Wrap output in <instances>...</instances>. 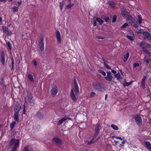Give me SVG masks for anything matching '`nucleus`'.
Masks as SVG:
<instances>
[{"label": "nucleus", "mask_w": 151, "mask_h": 151, "mask_svg": "<svg viewBox=\"0 0 151 151\" xmlns=\"http://www.w3.org/2000/svg\"><path fill=\"white\" fill-rule=\"evenodd\" d=\"M10 145H14L11 151H16L19 145V140L15 138L12 139L9 143Z\"/></svg>", "instance_id": "1"}, {"label": "nucleus", "mask_w": 151, "mask_h": 151, "mask_svg": "<svg viewBox=\"0 0 151 151\" xmlns=\"http://www.w3.org/2000/svg\"><path fill=\"white\" fill-rule=\"evenodd\" d=\"M93 88L99 91H102L103 85L99 83L95 82L93 84Z\"/></svg>", "instance_id": "2"}, {"label": "nucleus", "mask_w": 151, "mask_h": 151, "mask_svg": "<svg viewBox=\"0 0 151 151\" xmlns=\"http://www.w3.org/2000/svg\"><path fill=\"white\" fill-rule=\"evenodd\" d=\"M136 124L139 127L142 124V120L141 117L139 115H136L134 117Z\"/></svg>", "instance_id": "3"}, {"label": "nucleus", "mask_w": 151, "mask_h": 151, "mask_svg": "<svg viewBox=\"0 0 151 151\" xmlns=\"http://www.w3.org/2000/svg\"><path fill=\"white\" fill-rule=\"evenodd\" d=\"M27 97L28 102L30 104L33 103L34 102V100L33 99V96L31 92L29 90L27 91Z\"/></svg>", "instance_id": "4"}, {"label": "nucleus", "mask_w": 151, "mask_h": 151, "mask_svg": "<svg viewBox=\"0 0 151 151\" xmlns=\"http://www.w3.org/2000/svg\"><path fill=\"white\" fill-rule=\"evenodd\" d=\"M143 36V38L144 40L147 39L151 40V34L148 32L143 31L142 32Z\"/></svg>", "instance_id": "5"}, {"label": "nucleus", "mask_w": 151, "mask_h": 151, "mask_svg": "<svg viewBox=\"0 0 151 151\" xmlns=\"http://www.w3.org/2000/svg\"><path fill=\"white\" fill-rule=\"evenodd\" d=\"M58 92V89L57 86L55 85L54 86L50 91L52 96L54 97L56 95Z\"/></svg>", "instance_id": "6"}, {"label": "nucleus", "mask_w": 151, "mask_h": 151, "mask_svg": "<svg viewBox=\"0 0 151 151\" xmlns=\"http://www.w3.org/2000/svg\"><path fill=\"white\" fill-rule=\"evenodd\" d=\"M112 75L111 72L110 71H107V76L105 77V79L108 81L111 82L113 79Z\"/></svg>", "instance_id": "7"}, {"label": "nucleus", "mask_w": 151, "mask_h": 151, "mask_svg": "<svg viewBox=\"0 0 151 151\" xmlns=\"http://www.w3.org/2000/svg\"><path fill=\"white\" fill-rule=\"evenodd\" d=\"M101 129V126L99 124H98L95 129V133L93 135V138H95L98 135Z\"/></svg>", "instance_id": "8"}, {"label": "nucleus", "mask_w": 151, "mask_h": 151, "mask_svg": "<svg viewBox=\"0 0 151 151\" xmlns=\"http://www.w3.org/2000/svg\"><path fill=\"white\" fill-rule=\"evenodd\" d=\"M56 37L57 39L58 42L60 44L62 42V39L60 33L58 30H57L55 32Z\"/></svg>", "instance_id": "9"}, {"label": "nucleus", "mask_w": 151, "mask_h": 151, "mask_svg": "<svg viewBox=\"0 0 151 151\" xmlns=\"http://www.w3.org/2000/svg\"><path fill=\"white\" fill-rule=\"evenodd\" d=\"M14 112L18 113L21 109V106L20 104L18 103H16L14 107Z\"/></svg>", "instance_id": "10"}, {"label": "nucleus", "mask_w": 151, "mask_h": 151, "mask_svg": "<svg viewBox=\"0 0 151 151\" xmlns=\"http://www.w3.org/2000/svg\"><path fill=\"white\" fill-rule=\"evenodd\" d=\"M39 45L41 50L42 51H43L44 50L43 38H41L39 40Z\"/></svg>", "instance_id": "11"}, {"label": "nucleus", "mask_w": 151, "mask_h": 151, "mask_svg": "<svg viewBox=\"0 0 151 151\" xmlns=\"http://www.w3.org/2000/svg\"><path fill=\"white\" fill-rule=\"evenodd\" d=\"M0 61L2 64L4 65L5 64V56L4 51H2L1 52L0 58Z\"/></svg>", "instance_id": "12"}, {"label": "nucleus", "mask_w": 151, "mask_h": 151, "mask_svg": "<svg viewBox=\"0 0 151 151\" xmlns=\"http://www.w3.org/2000/svg\"><path fill=\"white\" fill-rule=\"evenodd\" d=\"M2 29L4 32L6 34L8 35H10L12 34V33L11 31L9 30L8 27L6 26H2Z\"/></svg>", "instance_id": "13"}, {"label": "nucleus", "mask_w": 151, "mask_h": 151, "mask_svg": "<svg viewBox=\"0 0 151 151\" xmlns=\"http://www.w3.org/2000/svg\"><path fill=\"white\" fill-rule=\"evenodd\" d=\"M71 97L72 100L73 101H77L76 95L74 94L73 89H72L71 91Z\"/></svg>", "instance_id": "14"}, {"label": "nucleus", "mask_w": 151, "mask_h": 151, "mask_svg": "<svg viewBox=\"0 0 151 151\" xmlns=\"http://www.w3.org/2000/svg\"><path fill=\"white\" fill-rule=\"evenodd\" d=\"M146 76H145L142 79L141 82V86L143 89L145 88V81L146 79Z\"/></svg>", "instance_id": "15"}, {"label": "nucleus", "mask_w": 151, "mask_h": 151, "mask_svg": "<svg viewBox=\"0 0 151 151\" xmlns=\"http://www.w3.org/2000/svg\"><path fill=\"white\" fill-rule=\"evenodd\" d=\"M53 141L55 142L57 144L61 145L62 143V141L60 139L55 137L53 139Z\"/></svg>", "instance_id": "16"}, {"label": "nucleus", "mask_w": 151, "mask_h": 151, "mask_svg": "<svg viewBox=\"0 0 151 151\" xmlns=\"http://www.w3.org/2000/svg\"><path fill=\"white\" fill-rule=\"evenodd\" d=\"M14 119L18 123L19 121V113H15L14 112V116H13Z\"/></svg>", "instance_id": "17"}, {"label": "nucleus", "mask_w": 151, "mask_h": 151, "mask_svg": "<svg viewBox=\"0 0 151 151\" xmlns=\"http://www.w3.org/2000/svg\"><path fill=\"white\" fill-rule=\"evenodd\" d=\"M33 149L32 147L29 145L26 146L24 149L23 151H33Z\"/></svg>", "instance_id": "18"}, {"label": "nucleus", "mask_w": 151, "mask_h": 151, "mask_svg": "<svg viewBox=\"0 0 151 151\" xmlns=\"http://www.w3.org/2000/svg\"><path fill=\"white\" fill-rule=\"evenodd\" d=\"M121 14L124 17L126 18L128 16V12L125 9H124L122 10Z\"/></svg>", "instance_id": "19"}, {"label": "nucleus", "mask_w": 151, "mask_h": 151, "mask_svg": "<svg viewBox=\"0 0 151 151\" xmlns=\"http://www.w3.org/2000/svg\"><path fill=\"white\" fill-rule=\"evenodd\" d=\"M36 116L37 117L39 118L40 119H42L44 117L43 114L41 112L38 111L36 114Z\"/></svg>", "instance_id": "20"}, {"label": "nucleus", "mask_w": 151, "mask_h": 151, "mask_svg": "<svg viewBox=\"0 0 151 151\" xmlns=\"http://www.w3.org/2000/svg\"><path fill=\"white\" fill-rule=\"evenodd\" d=\"M103 60L104 61V62L103 63L104 64V66L107 69H111V66L108 65L106 63H108L107 61L106 60L104 59H103Z\"/></svg>", "instance_id": "21"}, {"label": "nucleus", "mask_w": 151, "mask_h": 151, "mask_svg": "<svg viewBox=\"0 0 151 151\" xmlns=\"http://www.w3.org/2000/svg\"><path fill=\"white\" fill-rule=\"evenodd\" d=\"M145 144L147 148L149 150H151V144L150 142L148 141H145Z\"/></svg>", "instance_id": "22"}, {"label": "nucleus", "mask_w": 151, "mask_h": 151, "mask_svg": "<svg viewBox=\"0 0 151 151\" xmlns=\"http://www.w3.org/2000/svg\"><path fill=\"white\" fill-rule=\"evenodd\" d=\"M109 5L111 7L115 8V4L114 1H109L108 2Z\"/></svg>", "instance_id": "23"}, {"label": "nucleus", "mask_w": 151, "mask_h": 151, "mask_svg": "<svg viewBox=\"0 0 151 151\" xmlns=\"http://www.w3.org/2000/svg\"><path fill=\"white\" fill-rule=\"evenodd\" d=\"M114 76L115 77L117 78V80L118 81H120L122 78V77L119 73H118L117 74H115Z\"/></svg>", "instance_id": "24"}, {"label": "nucleus", "mask_w": 151, "mask_h": 151, "mask_svg": "<svg viewBox=\"0 0 151 151\" xmlns=\"http://www.w3.org/2000/svg\"><path fill=\"white\" fill-rule=\"evenodd\" d=\"M129 56V53L128 52L124 55V61L125 62L128 60Z\"/></svg>", "instance_id": "25"}, {"label": "nucleus", "mask_w": 151, "mask_h": 151, "mask_svg": "<svg viewBox=\"0 0 151 151\" xmlns=\"http://www.w3.org/2000/svg\"><path fill=\"white\" fill-rule=\"evenodd\" d=\"M101 18L102 19L105 20L106 22H107L109 21V17L106 15H103L101 17Z\"/></svg>", "instance_id": "26"}, {"label": "nucleus", "mask_w": 151, "mask_h": 151, "mask_svg": "<svg viewBox=\"0 0 151 151\" xmlns=\"http://www.w3.org/2000/svg\"><path fill=\"white\" fill-rule=\"evenodd\" d=\"M67 118L65 117H63L60 119L58 122V124L59 125L61 124L63 122L65 121L67 119Z\"/></svg>", "instance_id": "27"}, {"label": "nucleus", "mask_w": 151, "mask_h": 151, "mask_svg": "<svg viewBox=\"0 0 151 151\" xmlns=\"http://www.w3.org/2000/svg\"><path fill=\"white\" fill-rule=\"evenodd\" d=\"M28 78L29 80L32 82H34V78L33 76L31 74H29L28 76Z\"/></svg>", "instance_id": "28"}, {"label": "nucleus", "mask_w": 151, "mask_h": 151, "mask_svg": "<svg viewBox=\"0 0 151 151\" xmlns=\"http://www.w3.org/2000/svg\"><path fill=\"white\" fill-rule=\"evenodd\" d=\"M96 21L99 23L100 25H101L104 22V21L99 18H96Z\"/></svg>", "instance_id": "29"}, {"label": "nucleus", "mask_w": 151, "mask_h": 151, "mask_svg": "<svg viewBox=\"0 0 151 151\" xmlns=\"http://www.w3.org/2000/svg\"><path fill=\"white\" fill-rule=\"evenodd\" d=\"M15 124L16 122H13L10 124V126L11 130H12L13 129Z\"/></svg>", "instance_id": "30"}, {"label": "nucleus", "mask_w": 151, "mask_h": 151, "mask_svg": "<svg viewBox=\"0 0 151 151\" xmlns=\"http://www.w3.org/2000/svg\"><path fill=\"white\" fill-rule=\"evenodd\" d=\"M75 90L77 93H79V88L77 84H74Z\"/></svg>", "instance_id": "31"}, {"label": "nucleus", "mask_w": 151, "mask_h": 151, "mask_svg": "<svg viewBox=\"0 0 151 151\" xmlns=\"http://www.w3.org/2000/svg\"><path fill=\"white\" fill-rule=\"evenodd\" d=\"M142 49L143 50L147 55H149L150 54V52L145 47H143Z\"/></svg>", "instance_id": "32"}, {"label": "nucleus", "mask_w": 151, "mask_h": 151, "mask_svg": "<svg viewBox=\"0 0 151 151\" xmlns=\"http://www.w3.org/2000/svg\"><path fill=\"white\" fill-rule=\"evenodd\" d=\"M126 37L129 40L131 41H133L134 40V35H133V36H129L128 35H127L126 36Z\"/></svg>", "instance_id": "33"}, {"label": "nucleus", "mask_w": 151, "mask_h": 151, "mask_svg": "<svg viewBox=\"0 0 151 151\" xmlns=\"http://www.w3.org/2000/svg\"><path fill=\"white\" fill-rule=\"evenodd\" d=\"M11 60H12V70H13L14 69V59L12 57L11 58Z\"/></svg>", "instance_id": "34"}, {"label": "nucleus", "mask_w": 151, "mask_h": 151, "mask_svg": "<svg viewBox=\"0 0 151 151\" xmlns=\"http://www.w3.org/2000/svg\"><path fill=\"white\" fill-rule=\"evenodd\" d=\"M111 127L114 129L115 130H118L119 129L118 127L116 125L112 124L111 125Z\"/></svg>", "instance_id": "35"}, {"label": "nucleus", "mask_w": 151, "mask_h": 151, "mask_svg": "<svg viewBox=\"0 0 151 151\" xmlns=\"http://www.w3.org/2000/svg\"><path fill=\"white\" fill-rule=\"evenodd\" d=\"M146 42L142 41L140 42L139 46L140 47L142 48L143 47H144L143 46L145 45Z\"/></svg>", "instance_id": "36"}, {"label": "nucleus", "mask_w": 151, "mask_h": 151, "mask_svg": "<svg viewBox=\"0 0 151 151\" xmlns=\"http://www.w3.org/2000/svg\"><path fill=\"white\" fill-rule=\"evenodd\" d=\"M138 18V21L139 24H140L142 23V18L141 17H140L139 15H138L137 16Z\"/></svg>", "instance_id": "37"}, {"label": "nucleus", "mask_w": 151, "mask_h": 151, "mask_svg": "<svg viewBox=\"0 0 151 151\" xmlns=\"http://www.w3.org/2000/svg\"><path fill=\"white\" fill-rule=\"evenodd\" d=\"M19 9V7L18 6H14L13 8H12V9L13 10L14 12H17Z\"/></svg>", "instance_id": "38"}, {"label": "nucleus", "mask_w": 151, "mask_h": 151, "mask_svg": "<svg viewBox=\"0 0 151 151\" xmlns=\"http://www.w3.org/2000/svg\"><path fill=\"white\" fill-rule=\"evenodd\" d=\"M134 20V19L131 16L128 15L127 16V21H128L129 20H131L133 21Z\"/></svg>", "instance_id": "39"}, {"label": "nucleus", "mask_w": 151, "mask_h": 151, "mask_svg": "<svg viewBox=\"0 0 151 151\" xmlns=\"http://www.w3.org/2000/svg\"><path fill=\"white\" fill-rule=\"evenodd\" d=\"M64 1H62L60 3V7L61 10H62L64 6Z\"/></svg>", "instance_id": "40"}, {"label": "nucleus", "mask_w": 151, "mask_h": 151, "mask_svg": "<svg viewBox=\"0 0 151 151\" xmlns=\"http://www.w3.org/2000/svg\"><path fill=\"white\" fill-rule=\"evenodd\" d=\"M99 73H101L104 76H106V74L105 72L103 70H99Z\"/></svg>", "instance_id": "41"}, {"label": "nucleus", "mask_w": 151, "mask_h": 151, "mask_svg": "<svg viewBox=\"0 0 151 151\" xmlns=\"http://www.w3.org/2000/svg\"><path fill=\"white\" fill-rule=\"evenodd\" d=\"M132 83V82H131L128 83L125 81V83H124L123 86H128L130 85Z\"/></svg>", "instance_id": "42"}, {"label": "nucleus", "mask_w": 151, "mask_h": 151, "mask_svg": "<svg viewBox=\"0 0 151 151\" xmlns=\"http://www.w3.org/2000/svg\"><path fill=\"white\" fill-rule=\"evenodd\" d=\"M117 16L116 15H114L112 18V22L113 23L115 22L116 21Z\"/></svg>", "instance_id": "43"}, {"label": "nucleus", "mask_w": 151, "mask_h": 151, "mask_svg": "<svg viewBox=\"0 0 151 151\" xmlns=\"http://www.w3.org/2000/svg\"><path fill=\"white\" fill-rule=\"evenodd\" d=\"M74 4H68L66 6V8L68 9H70L73 6Z\"/></svg>", "instance_id": "44"}, {"label": "nucleus", "mask_w": 151, "mask_h": 151, "mask_svg": "<svg viewBox=\"0 0 151 151\" xmlns=\"http://www.w3.org/2000/svg\"><path fill=\"white\" fill-rule=\"evenodd\" d=\"M131 25L134 27H135L136 28H137L138 27V25L137 23L132 22V23H131Z\"/></svg>", "instance_id": "45"}, {"label": "nucleus", "mask_w": 151, "mask_h": 151, "mask_svg": "<svg viewBox=\"0 0 151 151\" xmlns=\"http://www.w3.org/2000/svg\"><path fill=\"white\" fill-rule=\"evenodd\" d=\"M144 60V61L146 62L147 63H149V59L146 57L145 56Z\"/></svg>", "instance_id": "46"}, {"label": "nucleus", "mask_w": 151, "mask_h": 151, "mask_svg": "<svg viewBox=\"0 0 151 151\" xmlns=\"http://www.w3.org/2000/svg\"><path fill=\"white\" fill-rule=\"evenodd\" d=\"M7 44L9 49H10V50H12V47L10 42H7Z\"/></svg>", "instance_id": "47"}, {"label": "nucleus", "mask_w": 151, "mask_h": 151, "mask_svg": "<svg viewBox=\"0 0 151 151\" xmlns=\"http://www.w3.org/2000/svg\"><path fill=\"white\" fill-rule=\"evenodd\" d=\"M139 64L138 63H134L133 64V67L134 68H135L137 67H138L139 66Z\"/></svg>", "instance_id": "48"}, {"label": "nucleus", "mask_w": 151, "mask_h": 151, "mask_svg": "<svg viewBox=\"0 0 151 151\" xmlns=\"http://www.w3.org/2000/svg\"><path fill=\"white\" fill-rule=\"evenodd\" d=\"M94 138H93L91 141H90L89 142H88L87 145H90L92 143H94V142H93V140L94 139Z\"/></svg>", "instance_id": "49"}, {"label": "nucleus", "mask_w": 151, "mask_h": 151, "mask_svg": "<svg viewBox=\"0 0 151 151\" xmlns=\"http://www.w3.org/2000/svg\"><path fill=\"white\" fill-rule=\"evenodd\" d=\"M128 25V24L127 23H125L123 24L122 26L121 27V28H124L126 27Z\"/></svg>", "instance_id": "50"}, {"label": "nucleus", "mask_w": 151, "mask_h": 151, "mask_svg": "<svg viewBox=\"0 0 151 151\" xmlns=\"http://www.w3.org/2000/svg\"><path fill=\"white\" fill-rule=\"evenodd\" d=\"M96 94V93L94 92H91L90 94V96L91 97H93L94 96V95Z\"/></svg>", "instance_id": "51"}, {"label": "nucleus", "mask_w": 151, "mask_h": 151, "mask_svg": "<svg viewBox=\"0 0 151 151\" xmlns=\"http://www.w3.org/2000/svg\"><path fill=\"white\" fill-rule=\"evenodd\" d=\"M93 24L94 26H95L96 25V22L95 20L94 19H93Z\"/></svg>", "instance_id": "52"}, {"label": "nucleus", "mask_w": 151, "mask_h": 151, "mask_svg": "<svg viewBox=\"0 0 151 151\" xmlns=\"http://www.w3.org/2000/svg\"><path fill=\"white\" fill-rule=\"evenodd\" d=\"M24 109H23V114H25L26 112V110H25V105H24Z\"/></svg>", "instance_id": "53"}, {"label": "nucleus", "mask_w": 151, "mask_h": 151, "mask_svg": "<svg viewBox=\"0 0 151 151\" xmlns=\"http://www.w3.org/2000/svg\"><path fill=\"white\" fill-rule=\"evenodd\" d=\"M33 64L35 66H36L37 65V62L35 61H33Z\"/></svg>", "instance_id": "54"}, {"label": "nucleus", "mask_w": 151, "mask_h": 151, "mask_svg": "<svg viewBox=\"0 0 151 151\" xmlns=\"http://www.w3.org/2000/svg\"><path fill=\"white\" fill-rule=\"evenodd\" d=\"M111 72L112 73L115 74H116V71L114 70H111Z\"/></svg>", "instance_id": "55"}, {"label": "nucleus", "mask_w": 151, "mask_h": 151, "mask_svg": "<svg viewBox=\"0 0 151 151\" xmlns=\"http://www.w3.org/2000/svg\"><path fill=\"white\" fill-rule=\"evenodd\" d=\"M73 82H74V84H77V82H76V79L75 78H74Z\"/></svg>", "instance_id": "56"}, {"label": "nucleus", "mask_w": 151, "mask_h": 151, "mask_svg": "<svg viewBox=\"0 0 151 151\" xmlns=\"http://www.w3.org/2000/svg\"><path fill=\"white\" fill-rule=\"evenodd\" d=\"M17 2L19 4H20L22 3V1L21 0H19L17 1Z\"/></svg>", "instance_id": "57"}, {"label": "nucleus", "mask_w": 151, "mask_h": 151, "mask_svg": "<svg viewBox=\"0 0 151 151\" xmlns=\"http://www.w3.org/2000/svg\"><path fill=\"white\" fill-rule=\"evenodd\" d=\"M116 138L117 139H120L122 140V138L121 137H116Z\"/></svg>", "instance_id": "58"}, {"label": "nucleus", "mask_w": 151, "mask_h": 151, "mask_svg": "<svg viewBox=\"0 0 151 151\" xmlns=\"http://www.w3.org/2000/svg\"><path fill=\"white\" fill-rule=\"evenodd\" d=\"M126 142V140H124L122 142V144H124Z\"/></svg>", "instance_id": "59"}, {"label": "nucleus", "mask_w": 151, "mask_h": 151, "mask_svg": "<svg viewBox=\"0 0 151 151\" xmlns=\"http://www.w3.org/2000/svg\"><path fill=\"white\" fill-rule=\"evenodd\" d=\"M2 23V19L1 17H0V24H1Z\"/></svg>", "instance_id": "60"}, {"label": "nucleus", "mask_w": 151, "mask_h": 151, "mask_svg": "<svg viewBox=\"0 0 151 151\" xmlns=\"http://www.w3.org/2000/svg\"><path fill=\"white\" fill-rule=\"evenodd\" d=\"M97 37L98 39H104L103 38L101 37H100V36Z\"/></svg>", "instance_id": "61"}, {"label": "nucleus", "mask_w": 151, "mask_h": 151, "mask_svg": "<svg viewBox=\"0 0 151 151\" xmlns=\"http://www.w3.org/2000/svg\"><path fill=\"white\" fill-rule=\"evenodd\" d=\"M145 45H146L147 47H149L150 46V44H148L147 43H146V44H145Z\"/></svg>", "instance_id": "62"}, {"label": "nucleus", "mask_w": 151, "mask_h": 151, "mask_svg": "<svg viewBox=\"0 0 151 151\" xmlns=\"http://www.w3.org/2000/svg\"><path fill=\"white\" fill-rule=\"evenodd\" d=\"M108 95L107 94H106L105 95V99L106 100V99H107V96H108Z\"/></svg>", "instance_id": "63"}, {"label": "nucleus", "mask_w": 151, "mask_h": 151, "mask_svg": "<svg viewBox=\"0 0 151 151\" xmlns=\"http://www.w3.org/2000/svg\"><path fill=\"white\" fill-rule=\"evenodd\" d=\"M138 33H142L141 31V29H140L139 30V31H138Z\"/></svg>", "instance_id": "64"}]
</instances>
